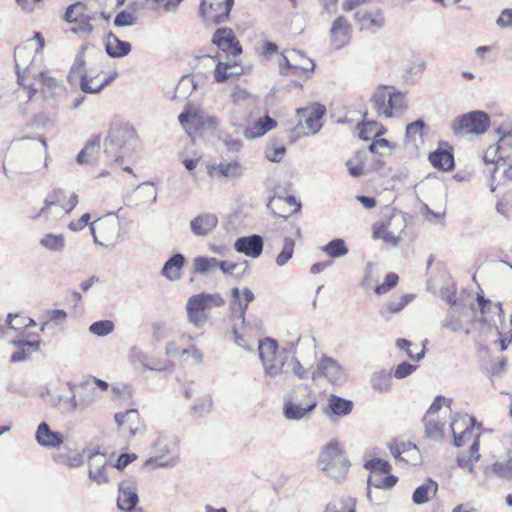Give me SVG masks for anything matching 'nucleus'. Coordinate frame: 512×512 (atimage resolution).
<instances>
[{"label": "nucleus", "instance_id": "nucleus-1", "mask_svg": "<svg viewBox=\"0 0 512 512\" xmlns=\"http://www.w3.org/2000/svg\"><path fill=\"white\" fill-rule=\"evenodd\" d=\"M136 134L130 126H115L109 130L104 153L114 161H120L134 151Z\"/></svg>", "mask_w": 512, "mask_h": 512}, {"label": "nucleus", "instance_id": "nucleus-14", "mask_svg": "<svg viewBox=\"0 0 512 512\" xmlns=\"http://www.w3.org/2000/svg\"><path fill=\"white\" fill-rule=\"evenodd\" d=\"M394 227L405 228V220L401 215L391 217L386 223H381L373 229L374 238H382L386 243L397 246L399 235L394 231Z\"/></svg>", "mask_w": 512, "mask_h": 512}, {"label": "nucleus", "instance_id": "nucleus-58", "mask_svg": "<svg viewBox=\"0 0 512 512\" xmlns=\"http://www.w3.org/2000/svg\"><path fill=\"white\" fill-rule=\"evenodd\" d=\"M130 359H131L132 363H139L145 369L155 370V371H163V370L167 369V367L158 368L156 366H150L148 363L147 355L143 351H141L139 348H136V347L131 349Z\"/></svg>", "mask_w": 512, "mask_h": 512}, {"label": "nucleus", "instance_id": "nucleus-17", "mask_svg": "<svg viewBox=\"0 0 512 512\" xmlns=\"http://www.w3.org/2000/svg\"><path fill=\"white\" fill-rule=\"evenodd\" d=\"M351 38V25L344 16H338L330 29L331 46L338 50L346 46Z\"/></svg>", "mask_w": 512, "mask_h": 512}, {"label": "nucleus", "instance_id": "nucleus-62", "mask_svg": "<svg viewBox=\"0 0 512 512\" xmlns=\"http://www.w3.org/2000/svg\"><path fill=\"white\" fill-rule=\"evenodd\" d=\"M396 346L407 353L408 357L414 361H420L424 358L425 355V348L422 347L421 350L417 353H414L411 350L412 342L409 340L400 338L396 341Z\"/></svg>", "mask_w": 512, "mask_h": 512}, {"label": "nucleus", "instance_id": "nucleus-31", "mask_svg": "<svg viewBox=\"0 0 512 512\" xmlns=\"http://www.w3.org/2000/svg\"><path fill=\"white\" fill-rule=\"evenodd\" d=\"M12 344L18 348L11 355V362H22L27 360L28 354L31 351H37L39 349V341H28L23 338V336H18L16 339L12 341Z\"/></svg>", "mask_w": 512, "mask_h": 512}, {"label": "nucleus", "instance_id": "nucleus-42", "mask_svg": "<svg viewBox=\"0 0 512 512\" xmlns=\"http://www.w3.org/2000/svg\"><path fill=\"white\" fill-rule=\"evenodd\" d=\"M219 260L214 257L198 256L193 259V271L196 274L207 275L214 268H218Z\"/></svg>", "mask_w": 512, "mask_h": 512}, {"label": "nucleus", "instance_id": "nucleus-50", "mask_svg": "<svg viewBox=\"0 0 512 512\" xmlns=\"http://www.w3.org/2000/svg\"><path fill=\"white\" fill-rule=\"evenodd\" d=\"M295 248V241L291 237H285L283 246L280 253L277 255L275 261L278 266H284L293 257Z\"/></svg>", "mask_w": 512, "mask_h": 512}, {"label": "nucleus", "instance_id": "nucleus-30", "mask_svg": "<svg viewBox=\"0 0 512 512\" xmlns=\"http://www.w3.org/2000/svg\"><path fill=\"white\" fill-rule=\"evenodd\" d=\"M491 472L501 479H512V449L499 456L490 466Z\"/></svg>", "mask_w": 512, "mask_h": 512}, {"label": "nucleus", "instance_id": "nucleus-45", "mask_svg": "<svg viewBox=\"0 0 512 512\" xmlns=\"http://www.w3.org/2000/svg\"><path fill=\"white\" fill-rule=\"evenodd\" d=\"M412 299L413 295L405 294L389 300L381 309V315L386 317L389 313L400 312Z\"/></svg>", "mask_w": 512, "mask_h": 512}, {"label": "nucleus", "instance_id": "nucleus-20", "mask_svg": "<svg viewBox=\"0 0 512 512\" xmlns=\"http://www.w3.org/2000/svg\"><path fill=\"white\" fill-rule=\"evenodd\" d=\"M234 248L239 253L257 258L263 251V238L257 234L240 237L235 241Z\"/></svg>", "mask_w": 512, "mask_h": 512}, {"label": "nucleus", "instance_id": "nucleus-4", "mask_svg": "<svg viewBox=\"0 0 512 512\" xmlns=\"http://www.w3.org/2000/svg\"><path fill=\"white\" fill-rule=\"evenodd\" d=\"M224 304L219 294L200 293L191 296L186 304L188 320L197 328H201L208 320L206 310Z\"/></svg>", "mask_w": 512, "mask_h": 512}, {"label": "nucleus", "instance_id": "nucleus-41", "mask_svg": "<svg viewBox=\"0 0 512 512\" xmlns=\"http://www.w3.org/2000/svg\"><path fill=\"white\" fill-rule=\"evenodd\" d=\"M423 423L425 426L426 436L430 439L440 441L444 437V424L435 417L424 416Z\"/></svg>", "mask_w": 512, "mask_h": 512}, {"label": "nucleus", "instance_id": "nucleus-44", "mask_svg": "<svg viewBox=\"0 0 512 512\" xmlns=\"http://www.w3.org/2000/svg\"><path fill=\"white\" fill-rule=\"evenodd\" d=\"M40 245L49 251L62 252L65 248V238L61 234L48 233L40 239Z\"/></svg>", "mask_w": 512, "mask_h": 512}, {"label": "nucleus", "instance_id": "nucleus-38", "mask_svg": "<svg viewBox=\"0 0 512 512\" xmlns=\"http://www.w3.org/2000/svg\"><path fill=\"white\" fill-rule=\"evenodd\" d=\"M242 68L236 63L232 62H219L214 71V78L216 82L222 83L231 77L240 75Z\"/></svg>", "mask_w": 512, "mask_h": 512}, {"label": "nucleus", "instance_id": "nucleus-63", "mask_svg": "<svg viewBox=\"0 0 512 512\" xmlns=\"http://www.w3.org/2000/svg\"><path fill=\"white\" fill-rule=\"evenodd\" d=\"M136 23L137 17L135 14L126 10L119 12L114 19V25L116 27H130Z\"/></svg>", "mask_w": 512, "mask_h": 512}, {"label": "nucleus", "instance_id": "nucleus-19", "mask_svg": "<svg viewBox=\"0 0 512 512\" xmlns=\"http://www.w3.org/2000/svg\"><path fill=\"white\" fill-rule=\"evenodd\" d=\"M24 52V49L17 48L14 53L18 84L28 90L29 99H32L38 90L34 87L33 83H27V80L29 78L33 79V74H37V72H33L31 66H24L21 63V57Z\"/></svg>", "mask_w": 512, "mask_h": 512}, {"label": "nucleus", "instance_id": "nucleus-10", "mask_svg": "<svg viewBox=\"0 0 512 512\" xmlns=\"http://www.w3.org/2000/svg\"><path fill=\"white\" fill-rule=\"evenodd\" d=\"M450 426L456 447L470 446L474 442L479 443V434L474 433V419L472 417L457 415L453 418Z\"/></svg>", "mask_w": 512, "mask_h": 512}, {"label": "nucleus", "instance_id": "nucleus-64", "mask_svg": "<svg viewBox=\"0 0 512 512\" xmlns=\"http://www.w3.org/2000/svg\"><path fill=\"white\" fill-rule=\"evenodd\" d=\"M195 83L190 77H183L175 90V97L186 98L195 89Z\"/></svg>", "mask_w": 512, "mask_h": 512}, {"label": "nucleus", "instance_id": "nucleus-57", "mask_svg": "<svg viewBox=\"0 0 512 512\" xmlns=\"http://www.w3.org/2000/svg\"><path fill=\"white\" fill-rule=\"evenodd\" d=\"M115 326L111 320H100L92 323L89 327L90 333L104 337L114 330Z\"/></svg>", "mask_w": 512, "mask_h": 512}, {"label": "nucleus", "instance_id": "nucleus-23", "mask_svg": "<svg viewBox=\"0 0 512 512\" xmlns=\"http://www.w3.org/2000/svg\"><path fill=\"white\" fill-rule=\"evenodd\" d=\"M35 439L40 446L55 448L64 442V436L60 432H54L46 422H41L36 430Z\"/></svg>", "mask_w": 512, "mask_h": 512}, {"label": "nucleus", "instance_id": "nucleus-55", "mask_svg": "<svg viewBox=\"0 0 512 512\" xmlns=\"http://www.w3.org/2000/svg\"><path fill=\"white\" fill-rule=\"evenodd\" d=\"M299 56H302V52L297 50L288 51L286 54L282 53L279 59L280 73L288 75V70L291 69L294 62L298 61Z\"/></svg>", "mask_w": 512, "mask_h": 512}, {"label": "nucleus", "instance_id": "nucleus-37", "mask_svg": "<svg viewBox=\"0 0 512 512\" xmlns=\"http://www.w3.org/2000/svg\"><path fill=\"white\" fill-rule=\"evenodd\" d=\"M437 490V482L428 478L422 485L416 488L412 495V500L417 505L424 504L430 500L431 496H435Z\"/></svg>", "mask_w": 512, "mask_h": 512}, {"label": "nucleus", "instance_id": "nucleus-29", "mask_svg": "<svg viewBox=\"0 0 512 512\" xmlns=\"http://www.w3.org/2000/svg\"><path fill=\"white\" fill-rule=\"evenodd\" d=\"M116 76H117V72L112 71L108 75H106L103 80L99 81L98 84H96L95 86H90V82H93V75H91L87 72H84L81 75V79H80V89L84 93L98 94L107 85H109L113 80H115Z\"/></svg>", "mask_w": 512, "mask_h": 512}, {"label": "nucleus", "instance_id": "nucleus-27", "mask_svg": "<svg viewBox=\"0 0 512 512\" xmlns=\"http://www.w3.org/2000/svg\"><path fill=\"white\" fill-rule=\"evenodd\" d=\"M138 502L136 489L128 482L119 485L117 506L122 511H131Z\"/></svg>", "mask_w": 512, "mask_h": 512}, {"label": "nucleus", "instance_id": "nucleus-9", "mask_svg": "<svg viewBox=\"0 0 512 512\" xmlns=\"http://www.w3.org/2000/svg\"><path fill=\"white\" fill-rule=\"evenodd\" d=\"M325 112V107L320 104L297 109V114L300 117L299 123L295 128L297 135L317 133L322 127L321 119Z\"/></svg>", "mask_w": 512, "mask_h": 512}, {"label": "nucleus", "instance_id": "nucleus-13", "mask_svg": "<svg viewBox=\"0 0 512 512\" xmlns=\"http://www.w3.org/2000/svg\"><path fill=\"white\" fill-rule=\"evenodd\" d=\"M212 42L228 56L236 57L242 52V48L231 29H217L213 34Z\"/></svg>", "mask_w": 512, "mask_h": 512}, {"label": "nucleus", "instance_id": "nucleus-59", "mask_svg": "<svg viewBox=\"0 0 512 512\" xmlns=\"http://www.w3.org/2000/svg\"><path fill=\"white\" fill-rule=\"evenodd\" d=\"M426 124L422 119H418L406 126L405 137L408 141H415L416 137H422Z\"/></svg>", "mask_w": 512, "mask_h": 512}, {"label": "nucleus", "instance_id": "nucleus-36", "mask_svg": "<svg viewBox=\"0 0 512 512\" xmlns=\"http://www.w3.org/2000/svg\"><path fill=\"white\" fill-rule=\"evenodd\" d=\"M429 160L433 167L439 170L449 171L454 168V156L452 152L448 150L438 148L436 151L430 153Z\"/></svg>", "mask_w": 512, "mask_h": 512}, {"label": "nucleus", "instance_id": "nucleus-61", "mask_svg": "<svg viewBox=\"0 0 512 512\" xmlns=\"http://www.w3.org/2000/svg\"><path fill=\"white\" fill-rule=\"evenodd\" d=\"M477 304L480 308L481 314L485 316L488 313V309L492 308L495 310L496 313H498L499 317L503 314L502 304L500 302H497L492 305L491 301L482 293L477 294Z\"/></svg>", "mask_w": 512, "mask_h": 512}, {"label": "nucleus", "instance_id": "nucleus-18", "mask_svg": "<svg viewBox=\"0 0 512 512\" xmlns=\"http://www.w3.org/2000/svg\"><path fill=\"white\" fill-rule=\"evenodd\" d=\"M33 80L41 85V93L46 99H56L66 91L62 80H58L45 72L41 71L33 74Z\"/></svg>", "mask_w": 512, "mask_h": 512}, {"label": "nucleus", "instance_id": "nucleus-6", "mask_svg": "<svg viewBox=\"0 0 512 512\" xmlns=\"http://www.w3.org/2000/svg\"><path fill=\"white\" fill-rule=\"evenodd\" d=\"M490 125L489 115L481 110H474L455 118L451 128L457 137H464L468 134L481 135L486 132Z\"/></svg>", "mask_w": 512, "mask_h": 512}, {"label": "nucleus", "instance_id": "nucleus-24", "mask_svg": "<svg viewBox=\"0 0 512 512\" xmlns=\"http://www.w3.org/2000/svg\"><path fill=\"white\" fill-rule=\"evenodd\" d=\"M352 408V401L336 395H330L327 404L322 407V410L327 417L332 418L333 416H346L351 413Z\"/></svg>", "mask_w": 512, "mask_h": 512}, {"label": "nucleus", "instance_id": "nucleus-34", "mask_svg": "<svg viewBox=\"0 0 512 512\" xmlns=\"http://www.w3.org/2000/svg\"><path fill=\"white\" fill-rule=\"evenodd\" d=\"M114 418L118 426H126L131 435H135L140 428V415L136 409L127 410L125 413H117Z\"/></svg>", "mask_w": 512, "mask_h": 512}, {"label": "nucleus", "instance_id": "nucleus-47", "mask_svg": "<svg viewBox=\"0 0 512 512\" xmlns=\"http://www.w3.org/2000/svg\"><path fill=\"white\" fill-rule=\"evenodd\" d=\"M322 251L331 258H340L345 256L349 250L343 239L336 238L324 245Z\"/></svg>", "mask_w": 512, "mask_h": 512}, {"label": "nucleus", "instance_id": "nucleus-43", "mask_svg": "<svg viewBox=\"0 0 512 512\" xmlns=\"http://www.w3.org/2000/svg\"><path fill=\"white\" fill-rule=\"evenodd\" d=\"M370 383L374 390L387 392L391 389V374L386 370L376 371L372 374Z\"/></svg>", "mask_w": 512, "mask_h": 512}, {"label": "nucleus", "instance_id": "nucleus-33", "mask_svg": "<svg viewBox=\"0 0 512 512\" xmlns=\"http://www.w3.org/2000/svg\"><path fill=\"white\" fill-rule=\"evenodd\" d=\"M106 52L110 57L120 58L124 57L131 51V44L126 41L120 40L113 33L107 35L105 44Z\"/></svg>", "mask_w": 512, "mask_h": 512}, {"label": "nucleus", "instance_id": "nucleus-26", "mask_svg": "<svg viewBox=\"0 0 512 512\" xmlns=\"http://www.w3.org/2000/svg\"><path fill=\"white\" fill-rule=\"evenodd\" d=\"M243 167L237 162H220L208 167V173L218 178L238 179L243 175Z\"/></svg>", "mask_w": 512, "mask_h": 512}, {"label": "nucleus", "instance_id": "nucleus-54", "mask_svg": "<svg viewBox=\"0 0 512 512\" xmlns=\"http://www.w3.org/2000/svg\"><path fill=\"white\" fill-rule=\"evenodd\" d=\"M383 133V126L375 121H367L366 123L359 126V137L363 140H369L370 134H374L375 137H378Z\"/></svg>", "mask_w": 512, "mask_h": 512}, {"label": "nucleus", "instance_id": "nucleus-48", "mask_svg": "<svg viewBox=\"0 0 512 512\" xmlns=\"http://www.w3.org/2000/svg\"><path fill=\"white\" fill-rule=\"evenodd\" d=\"M459 315L460 311L458 307H450L445 319L443 320V326L452 332L463 331L464 327Z\"/></svg>", "mask_w": 512, "mask_h": 512}, {"label": "nucleus", "instance_id": "nucleus-7", "mask_svg": "<svg viewBox=\"0 0 512 512\" xmlns=\"http://www.w3.org/2000/svg\"><path fill=\"white\" fill-rule=\"evenodd\" d=\"M278 350V344L276 340L266 337L259 341L258 351L259 357L264 369L267 383L274 380L283 372L284 362H278L276 359V353Z\"/></svg>", "mask_w": 512, "mask_h": 512}, {"label": "nucleus", "instance_id": "nucleus-49", "mask_svg": "<svg viewBox=\"0 0 512 512\" xmlns=\"http://www.w3.org/2000/svg\"><path fill=\"white\" fill-rule=\"evenodd\" d=\"M324 512H356L354 498L340 499L326 505Z\"/></svg>", "mask_w": 512, "mask_h": 512}, {"label": "nucleus", "instance_id": "nucleus-8", "mask_svg": "<svg viewBox=\"0 0 512 512\" xmlns=\"http://www.w3.org/2000/svg\"><path fill=\"white\" fill-rule=\"evenodd\" d=\"M63 199V190H53L44 200V206L41 208L38 215L33 218L36 219L41 216L48 218L50 215L61 216L70 213L78 203V195L76 193H72L66 204L63 203Z\"/></svg>", "mask_w": 512, "mask_h": 512}, {"label": "nucleus", "instance_id": "nucleus-51", "mask_svg": "<svg viewBox=\"0 0 512 512\" xmlns=\"http://www.w3.org/2000/svg\"><path fill=\"white\" fill-rule=\"evenodd\" d=\"M181 125L186 126L189 125H198L202 123V117L200 111L192 107L191 105H186L183 112L178 117Z\"/></svg>", "mask_w": 512, "mask_h": 512}, {"label": "nucleus", "instance_id": "nucleus-46", "mask_svg": "<svg viewBox=\"0 0 512 512\" xmlns=\"http://www.w3.org/2000/svg\"><path fill=\"white\" fill-rule=\"evenodd\" d=\"M86 11L87 6L85 4H83L82 2H76L75 4L70 5L67 8L64 18L69 23L79 22L81 20L91 17L89 14L86 13Z\"/></svg>", "mask_w": 512, "mask_h": 512}, {"label": "nucleus", "instance_id": "nucleus-52", "mask_svg": "<svg viewBox=\"0 0 512 512\" xmlns=\"http://www.w3.org/2000/svg\"><path fill=\"white\" fill-rule=\"evenodd\" d=\"M298 58H303L306 64H298V61L294 62L291 69L288 70V74L308 78L309 74L314 71L315 64L311 59L305 57L303 53Z\"/></svg>", "mask_w": 512, "mask_h": 512}, {"label": "nucleus", "instance_id": "nucleus-35", "mask_svg": "<svg viewBox=\"0 0 512 512\" xmlns=\"http://www.w3.org/2000/svg\"><path fill=\"white\" fill-rule=\"evenodd\" d=\"M316 405L315 399H311L306 406L288 401L284 404V416L290 420H299L311 412Z\"/></svg>", "mask_w": 512, "mask_h": 512}, {"label": "nucleus", "instance_id": "nucleus-21", "mask_svg": "<svg viewBox=\"0 0 512 512\" xmlns=\"http://www.w3.org/2000/svg\"><path fill=\"white\" fill-rule=\"evenodd\" d=\"M391 454L406 464L417 465L420 462V453L417 446L411 442L396 443L390 447Z\"/></svg>", "mask_w": 512, "mask_h": 512}, {"label": "nucleus", "instance_id": "nucleus-5", "mask_svg": "<svg viewBox=\"0 0 512 512\" xmlns=\"http://www.w3.org/2000/svg\"><path fill=\"white\" fill-rule=\"evenodd\" d=\"M154 456L146 460L145 465L154 468L174 467L178 461L177 439L172 435L159 433L153 445Z\"/></svg>", "mask_w": 512, "mask_h": 512}, {"label": "nucleus", "instance_id": "nucleus-2", "mask_svg": "<svg viewBox=\"0 0 512 512\" xmlns=\"http://www.w3.org/2000/svg\"><path fill=\"white\" fill-rule=\"evenodd\" d=\"M319 467L325 475L341 481L346 477L350 462L336 441L329 442L319 456Z\"/></svg>", "mask_w": 512, "mask_h": 512}, {"label": "nucleus", "instance_id": "nucleus-40", "mask_svg": "<svg viewBox=\"0 0 512 512\" xmlns=\"http://www.w3.org/2000/svg\"><path fill=\"white\" fill-rule=\"evenodd\" d=\"M101 137L100 135L90 139L84 148L77 155V162L79 164L89 163L94 158V155L98 153L100 149Z\"/></svg>", "mask_w": 512, "mask_h": 512}, {"label": "nucleus", "instance_id": "nucleus-16", "mask_svg": "<svg viewBox=\"0 0 512 512\" xmlns=\"http://www.w3.org/2000/svg\"><path fill=\"white\" fill-rule=\"evenodd\" d=\"M231 294L233 298L231 303L232 315L241 325H244L245 313L249 303L254 300V294L248 288L240 290L237 287L232 288Z\"/></svg>", "mask_w": 512, "mask_h": 512}, {"label": "nucleus", "instance_id": "nucleus-22", "mask_svg": "<svg viewBox=\"0 0 512 512\" xmlns=\"http://www.w3.org/2000/svg\"><path fill=\"white\" fill-rule=\"evenodd\" d=\"M218 225V218L212 213H203L190 221V229L195 236L205 237Z\"/></svg>", "mask_w": 512, "mask_h": 512}, {"label": "nucleus", "instance_id": "nucleus-60", "mask_svg": "<svg viewBox=\"0 0 512 512\" xmlns=\"http://www.w3.org/2000/svg\"><path fill=\"white\" fill-rule=\"evenodd\" d=\"M365 152H358L354 156L353 159L347 161L346 165L348 167L349 173L353 177H359L364 173V164L362 162V158L365 155Z\"/></svg>", "mask_w": 512, "mask_h": 512}, {"label": "nucleus", "instance_id": "nucleus-28", "mask_svg": "<svg viewBox=\"0 0 512 512\" xmlns=\"http://www.w3.org/2000/svg\"><path fill=\"white\" fill-rule=\"evenodd\" d=\"M186 263V258L180 253L174 254L164 264L161 274L169 281H177L181 278V270Z\"/></svg>", "mask_w": 512, "mask_h": 512}, {"label": "nucleus", "instance_id": "nucleus-11", "mask_svg": "<svg viewBox=\"0 0 512 512\" xmlns=\"http://www.w3.org/2000/svg\"><path fill=\"white\" fill-rule=\"evenodd\" d=\"M327 379L333 385H342L347 380L345 369L332 357L323 356L312 372V379Z\"/></svg>", "mask_w": 512, "mask_h": 512}, {"label": "nucleus", "instance_id": "nucleus-53", "mask_svg": "<svg viewBox=\"0 0 512 512\" xmlns=\"http://www.w3.org/2000/svg\"><path fill=\"white\" fill-rule=\"evenodd\" d=\"M267 208L278 217L287 218L292 214V211H289L281 196L272 197L267 204Z\"/></svg>", "mask_w": 512, "mask_h": 512}, {"label": "nucleus", "instance_id": "nucleus-3", "mask_svg": "<svg viewBox=\"0 0 512 512\" xmlns=\"http://www.w3.org/2000/svg\"><path fill=\"white\" fill-rule=\"evenodd\" d=\"M371 103L377 115H384L386 118L400 117L406 109L404 94L387 86L379 87L375 91Z\"/></svg>", "mask_w": 512, "mask_h": 512}, {"label": "nucleus", "instance_id": "nucleus-12", "mask_svg": "<svg viewBox=\"0 0 512 512\" xmlns=\"http://www.w3.org/2000/svg\"><path fill=\"white\" fill-rule=\"evenodd\" d=\"M234 5V0H201L199 12L204 21L224 23Z\"/></svg>", "mask_w": 512, "mask_h": 512}, {"label": "nucleus", "instance_id": "nucleus-15", "mask_svg": "<svg viewBox=\"0 0 512 512\" xmlns=\"http://www.w3.org/2000/svg\"><path fill=\"white\" fill-rule=\"evenodd\" d=\"M355 22L360 26V30L376 32L384 27L385 18L380 9L367 10L358 9L354 15Z\"/></svg>", "mask_w": 512, "mask_h": 512}, {"label": "nucleus", "instance_id": "nucleus-56", "mask_svg": "<svg viewBox=\"0 0 512 512\" xmlns=\"http://www.w3.org/2000/svg\"><path fill=\"white\" fill-rule=\"evenodd\" d=\"M67 386L69 387L71 395L69 397L60 396L59 401L64 404L66 410L69 412H72L77 409H80V410L84 409V406L82 405V403H78L76 400L75 392H76L77 385L73 384L71 382H68Z\"/></svg>", "mask_w": 512, "mask_h": 512}, {"label": "nucleus", "instance_id": "nucleus-39", "mask_svg": "<svg viewBox=\"0 0 512 512\" xmlns=\"http://www.w3.org/2000/svg\"><path fill=\"white\" fill-rule=\"evenodd\" d=\"M96 230L106 242H111L118 234L119 223L115 220L98 219L96 222Z\"/></svg>", "mask_w": 512, "mask_h": 512}, {"label": "nucleus", "instance_id": "nucleus-25", "mask_svg": "<svg viewBox=\"0 0 512 512\" xmlns=\"http://www.w3.org/2000/svg\"><path fill=\"white\" fill-rule=\"evenodd\" d=\"M106 458L104 454L94 452L89 456V478L98 485L108 482L105 473Z\"/></svg>", "mask_w": 512, "mask_h": 512}, {"label": "nucleus", "instance_id": "nucleus-32", "mask_svg": "<svg viewBox=\"0 0 512 512\" xmlns=\"http://www.w3.org/2000/svg\"><path fill=\"white\" fill-rule=\"evenodd\" d=\"M480 459L479 443L474 442L469 446L467 452H459L457 455V465L469 473L474 471L476 462Z\"/></svg>", "mask_w": 512, "mask_h": 512}]
</instances>
